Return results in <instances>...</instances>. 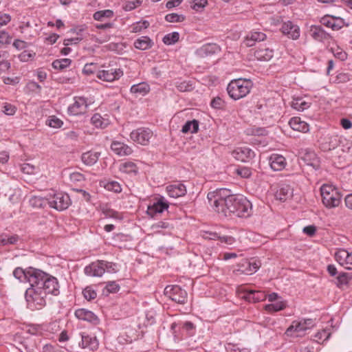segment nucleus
Segmentation results:
<instances>
[{"label":"nucleus","instance_id":"nucleus-1","mask_svg":"<svg viewBox=\"0 0 352 352\" xmlns=\"http://www.w3.org/2000/svg\"><path fill=\"white\" fill-rule=\"evenodd\" d=\"M207 199L212 209L223 217H247L250 214V201L243 196L232 195L228 188L209 192Z\"/></svg>","mask_w":352,"mask_h":352},{"label":"nucleus","instance_id":"nucleus-2","mask_svg":"<svg viewBox=\"0 0 352 352\" xmlns=\"http://www.w3.org/2000/svg\"><path fill=\"white\" fill-rule=\"evenodd\" d=\"M252 83L248 79H235L232 80L227 87L229 96L234 100H239L246 96L252 89Z\"/></svg>","mask_w":352,"mask_h":352},{"label":"nucleus","instance_id":"nucleus-3","mask_svg":"<svg viewBox=\"0 0 352 352\" xmlns=\"http://www.w3.org/2000/svg\"><path fill=\"white\" fill-rule=\"evenodd\" d=\"M323 204L328 208L339 206L342 195L339 190L333 185L323 184L320 188Z\"/></svg>","mask_w":352,"mask_h":352},{"label":"nucleus","instance_id":"nucleus-4","mask_svg":"<svg viewBox=\"0 0 352 352\" xmlns=\"http://www.w3.org/2000/svg\"><path fill=\"white\" fill-rule=\"evenodd\" d=\"M314 326L315 322L311 318L294 320L287 329L285 334L290 337H300L305 334L307 330L313 328Z\"/></svg>","mask_w":352,"mask_h":352},{"label":"nucleus","instance_id":"nucleus-5","mask_svg":"<svg viewBox=\"0 0 352 352\" xmlns=\"http://www.w3.org/2000/svg\"><path fill=\"white\" fill-rule=\"evenodd\" d=\"M70 204V198L67 194L53 192L48 195V205L57 210L61 211L67 209Z\"/></svg>","mask_w":352,"mask_h":352},{"label":"nucleus","instance_id":"nucleus-6","mask_svg":"<svg viewBox=\"0 0 352 352\" xmlns=\"http://www.w3.org/2000/svg\"><path fill=\"white\" fill-rule=\"evenodd\" d=\"M47 294L41 287H30L25 292V299L28 303H32L34 305L38 306V309L45 305V298Z\"/></svg>","mask_w":352,"mask_h":352},{"label":"nucleus","instance_id":"nucleus-7","mask_svg":"<svg viewBox=\"0 0 352 352\" xmlns=\"http://www.w3.org/2000/svg\"><path fill=\"white\" fill-rule=\"evenodd\" d=\"M261 266V263L260 261L243 259L236 265V268L233 270V274L235 275L252 274L256 272Z\"/></svg>","mask_w":352,"mask_h":352},{"label":"nucleus","instance_id":"nucleus-8","mask_svg":"<svg viewBox=\"0 0 352 352\" xmlns=\"http://www.w3.org/2000/svg\"><path fill=\"white\" fill-rule=\"evenodd\" d=\"M164 295L178 304H185L187 300V292L178 285L166 286Z\"/></svg>","mask_w":352,"mask_h":352},{"label":"nucleus","instance_id":"nucleus-9","mask_svg":"<svg viewBox=\"0 0 352 352\" xmlns=\"http://www.w3.org/2000/svg\"><path fill=\"white\" fill-rule=\"evenodd\" d=\"M48 274L45 272L34 267L28 268V282L30 285V287H41L42 283L44 282Z\"/></svg>","mask_w":352,"mask_h":352},{"label":"nucleus","instance_id":"nucleus-10","mask_svg":"<svg viewBox=\"0 0 352 352\" xmlns=\"http://www.w3.org/2000/svg\"><path fill=\"white\" fill-rule=\"evenodd\" d=\"M298 156L306 165L311 166L314 170L320 168V160L314 151L308 148H300L298 151Z\"/></svg>","mask_w":352,"mask_h":352},{"label":"nucleus","instance_id":"nucleus-11","mask_svg":"<svg viewBox=\"0 0 352 352\" xmlns=\"http://www.w3.org/2000/svg\"><path fill=\"white\" fill-rule=\"evenodd\" d=\"M335 258L338 263L346 270H352V252L345 249H339L335 254Z\"/></svg>","mask_w":352,"mask_h":352},{"label":"nucleus","instance_id":"nucleus-12","mask_svg":"<svg viewBox=\"0 0 352 352\" xmlns=\"http://www.w3.org/2000/svg\"><path fill=\"white\" fill-rule=\"evenodd\" d=\"M41 289L47 294L58 295L59 294V285L57 279L48 274L42 283Z\"/></svg>","mask_w":352,"mask_h":352},{"label":"nucleus","instance_id":"nucleus-13","mask_svg":"<svg viewBox=\"0 0 352 352\" xmlns=\"http://www.w3.org/2000/svg\"><path fill=\"white\" fill-rule=\"evenodd\" d=\"M232 155L236 160L245 162L254 157V152L245 146L238 147L232 152Z\"/></svg>","mask_w":352,"mask_h":352},{"label":"nucleus","instance_id":"nucleus-14","mask_svg":"<svg viewBox=\"0 0 352 352\" xmlns=\"http://www.w3.org/2000/svg\"><path fill=\"white\" fill-rule=\"evenodd\" d=\"M87 102L84 98H76L73 104L68 107V113L70 115L76 116L86 112Z\"/></svg>","mask_w":352,"mask_h":352},{"label":"nucleus","instance_id":"nucleus-15","mask_svg":"<svg viewBox=\"0 0 352 352\" xmlns=\"http://www.w3.org/2000/svg\"><path fill=\"white\" fill-rule=\"evenodd\" d=\"M123 75V72L118 69L113 70H101L96 73V77L103 81L112 82L120 78Z\"/></svg>","mask_w":352,"mask_h":352},{"label":"nucleus","instance_id":"nucleus-16","mask_svg":"<svg viewBox=\"0 0 352 352\" xmlns=\"http://www.w3.org/2000/svg\"><path fill=\"white\" fill-rule=\"evenodd\" d=\"M282 32L288 36V37L296 40L300 36L299 27L294 24L292 21H288L285 22L281 27Z\"/></svg>","mask_w":352,"mask_h":352},{"label":"nucleus","instance_id":"nucleus-17","mask_svg":"<svg viewBox=\"0 0 352 352\" xmlns=\"http://www.w3.org/2000/svg\"><path fill=\"white\" fill-rule=\"evenodd\" d=\"M168 208V204L164 201V198L161 197L153 205L148 206L147 208V214L153 217L157 213H162Z\"/></svg>","mask_w":352,"mask_h":352},{"label":"nucleus","instance_id":"nucleus-18","mask_svg":"<svg viewBox=\"0 0 352 352\" xmlns=\"http://www.w3.org/2000/svg\"><path fill=\"white\" fill-rule=\"evenodd\" d=\"M111 148L119 156H126L133 153V150L131 147L119 141H113L111 144Z\"/></svg>","mask_w":352,"mask_h":352},{"label":"nucleus","instance_id":"nucleus-19","mask_svg":"<svg viewBox=\"0 0 352 352\" xmlns=\"http://www.w3.org/2000/svg\"><path fill=\"white\" fill-rule=\"evenodd\" d=\"M269 163L272 169L279 171L285 168L287 162L285 158L278 154H272L269 157Z\"/></svg>","mask_w":352,"mask_h":352},{"label":"nucleus","instance_id":"nucleus-20","mask_svg":"<svg viewBox=\"0 0 352 352\" xmlns=\"http://www.w3.org/2000/svg\"><path fill=\"white\" fill-rule=\"evenodd\" d=\"M219 51V47L214 43H207L198 48L195 54L200 58H204L208 56H211Z\"/></svg>","mask_w":352,"mask_h":352},{"label":"nucleus","instance_id":"nucleus-21","mask_svg":"<svg viewBox=\"0 0 352 352\" xmlns=\"http://www.w3.org/2000/svg\"><path fill=\"white\" fill-rule=\"evenodd\" d=\"M277 199L285 201L293 197V188L288 184H282L275 193Z\"/></svg>","mask_w":352,"mask_h":352},{"label":"nucleus","instance_id":"nucleus-22","mask_svg":"<svg viewBox=\"0 0 352 352\" xmlns=\"http://www.w3.org/2000/svg\"><path fill=\"white\" fill-rule=\"evenodd\" d=\"M266 297L267 295L263 292L258 290H246L243 296L244 299L252 302L265 300Z\"/></svg>","mask_w":352,"mask_h":352},{"label":"nucleus","instance_id":"nucleus-23","mask_svg":"<svg viewBox=\"0 0 352 352\" xmlns=\"http://www.w3.org/2000/svg\"><path fill=\"white\" fill-rule=\"evenodd\" d=\"M254 56L258 60L268 61L274 56V51L265 46H261L254 51Z\"/></svg>","mask_w":352,"mask_h":352},{"label":"nucleus","instance_id":"nucleus-24","mask_svg":"<svg viewBox=\"0 0 352 352\" xmlns=\"http://www.w3.org/2000/svg\"><path fill=\"white\" fill-rule=\"evenodd\" d=\"M168 195L173 198L182 197L186 193V186L182 184L169 185L166 187Z\"/></svg>","mask_w":352,"mask_h":352},{"label":"nucleus","instance_id":"nucleus-25","mask_svg":"<svg viewBox=\"0 0 352 352\" xmlns=\"http://www.w3.org/2000/svg\"><path fill=\"white\" fill-rule=\"evenodd\" d=\"M289 124L291 128L296 131L298 132H309L310 130L309 124L302 121L301 119L298 117L292 118Z\"/></svg>","mask_w":352,"mask_h":352},{"label":"nucleus","instance_id":"nucleus-26","mask_svg":"<svg viewBox=\"0 0 352 352\" xmlns=\"http://www.w3.org/2000/svg\"><path fill=\"white\" fill-rule=\"evenodd\" d=\"M310 33L312 38L318 41H324L330 38V35L319 25L311 26Z\"/></svg>","mask_w":352,"mask_h":352},{"label":"nucleus","instance_id":"nucleus-27","mask_svg":"<svg viewBox=\"0 0 352 352\" xmlns=\"http://www.w3.org/2000/svg\"><path fill=\"white\" fill-rule=\"evenodd\" d=\"M266 35L260 32H252L248 34L244 43L248 47L253 46L256 41H263L265 39Z\"/></svg>","mask_w":352,"mask_h":352},{"label":"nucleus","instance_id":"nucleus-28","mask_svg":"<svg viewBox=\"0 0 352 352\" xmlns=\"http://www.w3.org/2000/svg\"><path fill=\"white\" fill-rule=\"evenodd\" d=\"M106 268H108L107 263L98 261L89 265V274L94 276H101L104 273Z\"/></svg>","mask_w":352,"mask_h":352},{"label":"nucleus","instance_id":"nucleus-29","mask_svg":"<svg viewBox=\"0 0 352 352\" xmlns=\"http://www.w3.org/2000/svg\"><path fill=\"white\" fill-rule=\"evenodd\" d=\"M322 23L325 26L331 28L333 30H338L343 26L344 21L339 18L324 17L322 18Z\"/></svg>","mask_w":352,"mask_h":352},{"label":"nucleus","instance_id":"nucleus-30","mask_svg":"<svg viewBox=\"0 0 352 352\" xmlns=\"http://www.w3.org/2000/svg\"><path fill=\"white\" fill-rule=\"evenodd\" d=\"M102 336V331L98 328H94L89 334V349L96 350L99 345L98 338Z\"/></svg>","mask_w":352,"mask_h":352},{"label":"nucleus","instance_id":"nucleus-31","mask_svg":"<svg viewBox=\"0 0 352 352\" xmlns=\"http://www.w3.org/2000/svg\"><path fill=\"white\" fill-rule=\"evenodd\" d=\"M20 240L17 234L9 235L6 233H0V245L6 246L8 245H15Z\"/></svg>","mask_w":352,"mask_h":352},{"label":"nucleus","instance_id":"nucleus-32","mask_svg":"<svg viewBox=\"0 0 352 352\" xmlns=\"http://www.w3.org/2000/svg\"><path fill=\"white\" fill-rule=\"evenodd\" d=\"M152 137V133H130L131 140L141 145H147Z\"/></svg>","mask_w":352,"mask_h":352},{"label":"nucleus","instance_id":"nucleus-33","mask_svg":"<svg viewBox=\"0 0 352 352\" xmlns=\"http://www.w3.org/2000/svg\"><path fill=\"white\" fill-rule=\"evenodd\" d=\"M153 45V42L148 36H141L138 38L135 43L134 46L135 48L140 50H146L150 49Z\"/></svg>","mask_w":352,"mask_h":352},{"label":"nucleus","instance_id":"nucleus-34","mask_svg":"<svg viewBox=\"0 0 352 352\" xmlns=\"http://www.w3.org/2000/svg\"><path fill=\"white\" fill-rule=\"evenodd\" d=\"M30 204L33 208H42L48 205V195L42 197L40 196H32L30 199Z\"/></svg>","mask_w":352,"mask_h":352},{"label":"nucleus","instance_id":"nucleus-35","mask_svg":"<svg viewBox=\"0 0 352 352\" xmlns=\"http://www.w3.org/2000/svg\"><path fill=\"white\" fill-rule=\"evenodd\" d=\"M291 107L297 111H304L310 107V103L307 102L302 98H296L292 100Z\"/></svg>","mask_w":352,"mask_h":352},{"label":"nucleus","instance_id":"nucleus-36","mask_svg":"<svg viewBox=\"0 0 352 352\" xmlns=\"http://www.w3.org/2000/svg\"><path fill=\"white\" fill-rule=\"evenodd\" d=\"M287 306V302L285 301H278L275 303L268 304L265 306V309L270 312L278 311L284 309Z\"/></svg>","mask_w":352,"mask_h":352},{"label":"nucleus","instance_id":"nucleus-37","mask_svg":"<svg viewBox=\"0 0 352 352\" xmlns=\"http://www.w3.org/2000/svg\"><path fill=\"white\" fill-rule=\"evenodd\" d=\"M120 170L125 173H137L138 168L135 163L127 162L120 165Z\"/></svg>","mask_w":352,"mask_h":352},{"label":"nucleus","instance_id":"nucleus-38","mask_svg":"<svg viewBox=\"0 0 352 352\" xmlns=\"http://www.w3.org/2000/svg\"><path fill=\"white\" fill-rule=\"evenodd\" d=\"M72 63V60L69 58L57 59L53 61L52 67L55 69L63 70L69 67Z\"/></svg>","mask_w":352,"mask_h":352},{"label":"nucleus","instance_id":"nucleus-39","mask_svg":"<svg viewBox=\"0 0 352 352\" xmlns=\"http://www.w3.org/2000/svg\"><path fill=\"white\" fill-rule=\"evenodd\" d=\"M198 130L199 122L197 120H192L185 123L181 132H197Z\"/></svg>","mask_w":352,"mask_h":352},{"label":"nucleus","instance_id":"nucleus-40","mask_svg":"<svg viewBox=\"0 0 352 352\" xmlns=\"http://www.w3.org/2000/svg\"><path fill=\"white\" fill-rule=\"evenodd\" d=\"M113 16V12L111 10H100L94 14V19L96 21H102L104 19L111 18Z\"/></svg>","mask_w":352,"mask_h":352},{"label":"nucleus","instance_id":"nucleus-41","mask_svg":"<svg viewBox=\"0 0 352 352\" xmlns=\"http://www.w3.org/2000/svg\"><path fill=\"white\" fill-rule=\"evenodd\" d=\"M149 91V87L145 83L134 85L131 87V92L133 94H140L144 95Z\"/></svg>","mask_w":352,"mask_h":352},{"label":"nucleus","instance_id":"nucleus-42","mask_svg":"<svg viewBox=\"0 0 352 352\" xmlns=\"http://www.w3.org/2000/svg\"><path fill=\"white\" fill-rule=\"evenodd\" d=\"M179 34L177 32H173L166 34L163 38V42L164 44L170 45L175 44L179 41Z\"/></svg>","mask_w":352,"mask_h":352},{"label":"nucleus","instance_id":"nucleus-43","mask_svg":"<svg viewBox=\"0 0 352 352\" xmlns=\"http://www.w3.org/2000/svg\"><path fill=\"white\" fill-rule=\"evenodd\" d=\"M352 276L346 272L340 273L337 277V286L341 287L343 285H347L351 280Z\"/></svg>","mask_w":352,"mask_h":352},{"label":"nucleus","instance_id":"nucleus-44","mask_svg":"<svg viewBox=\"0 0 352 352\" xmlns=\"http://www.w3.org/2000/svg\"><path fill=\"white\" fill-rule=\"evenodd\" d=\"M148 26L149 22L147 21H138L131 25L130 28L131 32L133 33H138L146 29Z\"/></svg>","mask_w":352,"mask_h":352},{"label":"nucleus","instance_id":"nucleus-45","mask_svg":"<svg viewBox=\"0 0 352 352\" xmlns=\"http://www.w3.org/2000/svg\"><path fill=\"white\" fill-rule=\"evenodd\" d=\"M91 123L95 125L96 128L104 129L107 124L108 122L105 121L100 114H94L91 117Z\"/></svg>","mask_w":352,"mask_h":352},{"label":"nucleus","instance_id":"nucleus-46","mask_svg":"<svg viewBox=\"0 0 352 352\" xmlns=\"http://www.w3.org/2000/svg\"><path fill=\"white\" fill-rule=\"evenodd\" d=\"M14 276L21 282H28V268L23 270L21 267H16L13 272Z\"/></svg>","mask_w":352,"mask_h":352},{"label":"nucleus","instance_id":"nucleus-47","mask_svg":"<svg viewBox=\"0 0 352 352\" xmlns=\"http://www.w3.org/2000/svg\"><path fill=\"white\" fill-rule=\"evenodd\" d=\"M104 187L109 191H113L114 192H120L122 190V188L120 184L117 182L112 181L108 182L104 184Z\"/></svg>","mask_w":352,"mask_h":352},{"label":"nucleus","instance_id":"nucleus-48","mask_svg":"<svg viewBox=\"0 0 352 352\" xmlns=\"http://www.w3.org/2000/svg\"><path fill=\"white\" fill-rule=\"evenodd\" d=\"M69 180L74 184H78L85 181V177L78 172H74L69 175Z\"/></svg>","mask_w":352,"mask_h":352},{"label":"nucleus","instance_id":"nucleus-49","mask_svg":"<svg viewBox=\"0 0 352 352\" xmlns=\"http://www.w3.org/2000/svg\"><path fill=\"white\" fill-rule=\"evenodd\" d=\"M166 21L169 23L182 22L185 19V16L182 14H178L177 13L168 14L165 16Z\"/></svg>","mask_w":352,"mask_h":352},{"label":"nucleus","instance_id":"nucleus-50","mask_svg":"<svg viewBox=\"0 0 352 352\" xmlns=\"http://www.w3.org/2000/svg\"><path fill=\"white\" fill-rule=\"evenodd\" d=\"M46 124L52 128H60L63 122L61 120L53 116L47 119Z\"/></svg>","mask_w":352,"mask_h":352},{"label":"nucleus","instance_id":"nucleus-51","mask_svg":"<svg viewBox=\"0 0 352 352\" xmlns=\"http://www.w3.org/2000/svg\"><path fill=\"white\" fill-rule=\"evenodd\" d=\"M75 316L81 320H88V310L85 308H80L75 311Z\"/></svg>","mask_w":352,"mask_h":352},{"label":"nucleus","instance_id":"nucleus-52","mask_svg":"<svg viewBox=\"0 0 352 352\" xmlns=\"http://www.w3.org/2000/svg\"><path fill=\"white\" fill-rule=\"evenodd\" d=\"M330 335L331 333L330 332H329V331L326 329H322V331H318L317 333H316L315 338L316 341L319 342L320 340H327L329 338Z\"/></svg>","mask_w":352,"mask_h":352},{"label":"nucleus","instance_id":"nucleus-53","mask_svg":"<svg viewBox=\"0 0 352 352\" xmlns=\"http://www.w3.org/2000/svg\"><path fill=\"white\" fill-rule=\"evenodd\" d=\"M16 107L9 103H5L2 109V111L8 116L14 115L16 112Z\"/></svg>","mask_w":352,"mask_h":352},{"label":"nucleus","instance_id":"nucleus-54","mask_svg":"<svg viewBox=\"0 0 352 352\" xmlns=\"http://www.w3.org/2000/svg\"><path fill=\"white\" fill-rule=\"evenodd\" d=\"M177 89L180 91H188L192 89V85L190 82H181L176 85Z\"/></svg>","mask_w":352,"mask_h":352},{"label":"nucleus","instance_id":"nucleus-55","mask_svg":"<svg viewBox=\"0 0 352 352\" xmlns=\"http://www.w3.org/2000/svg\"><path fill=\"white\" fill-rule=\"evenodd\" d=\"M237 175L243 178H248L252 175V171L249 168L242 167L236 170Z\"/></svg>","mask_w":352,"mask_h":352},{"label":"nucleus","instance_id":"nucleus-56","mask_svg":"<svg viewBox=\"0 0 352 352\" xmlns=\"http://www.w3.org/2000/svg\"><path fill=\"white\" fill-rule=\"evenodd\" d=\"M21 170L23 173L31 175L34 173L35 166L30 164L25 163L21 165Z\"/></svg>","mask_w":352,"mask_h":352},{"label":"nucleus","instance_id":"nucleus-57","mask_svg":"<svg viewBox=\"0 0 352 352\" xmlns=\"http://www.w3.org/2000/svg\"><path fill=\"white\" fill-rule=\"evenodd\" d=\"M208 4L207 0H194L192 8L195 10H199Z\"/></svg>","mask_w":352,"mask_h":352},{"label":"nucleus","instance_id":"nucleus-58","mask_svg":"<svg viewBox=\"0 0 352 352\" xmlns=\"http://www.w3.org/2000/svg\"><path fill=\"white\" fill-rule=\"evenodd\" d=\"M140 3L141 1L139 0L129 1L124 6L123 8L126 11H131L139 6Z\"/></svg>","mask_w":352,"mask_h":352},{"label":"nucleus","instance_id":"nucleus-59","mask_svg":"<svg viewBox=\"0 0 352 352\" xmlns=\"http://www.w3.org/2000/svg\"><path fill=\"white\" fill-rule=\"evenodd\" d=\"M106 289L109 293H116L119 290L120 286L115 281H111L107 284Z\"/></svg>","mask_w":352,"mask_h":352},{"label":"nucleus","instance_id":"nucleus-60","mask_svg":"<svg viewBox=\"0 0 352 352\" xmlns=\"http://www.w3.org/2000/svg\"><path fill=\"white\" fill-rule=\"evenodd\" d=\"M80 338L81 341L79 342V346L85 349L88 346V335L86 332L80 333Z\"/></svg>","mask_w":352,"mask_h":352},{"label":"nucleus","instance_id":"nucleus-61","mask_svg":"<svg viewBox=\"0 0 352 352\" xmlns=\"http://www.w3.org/2000/svg\"><path fill=\"white\" fill-rule=\"evenodd\" d=\"M223 104V100L219 97L214 98L211 102V106L215 109H221Z\"/></svg>","mask_w":352,"mask_h":352},{"label":"nucleus","instance_id":"nucleus-62","mask_svg":"<svg viewBox=\"0 0 352 352\" xmlns=\"http://www.w3.org/2000/svg\"><path fill=\"white\" fill-rule=\"evenodd\" d=\"M316 232V228L314 226H308L303 228V232L307 234V235L312 236L315 234Z\"/></svg>","mask_w":352,"mask_h":352},{"label":"nucleus","instance_id":"nucleus-63","mask_svg":"<svg viewBox=\"0 0 352 352\" xmlns=\"http://www.w3.org/2000/svg\"><path fill=\"white\" fill-rule=\"evenodd\" d=\"M11 20V17L8 14H3L0 16V28L6 25Z\"/></svg>","mask_w":352,"mask_h":352},{"label":"nucleus","instance_id":"nucleus-64","mask_svg":"<svg viewBox=\"0 0 352 352\" xmlns=\"http://www.w3.org/2000/svg\"><path fill=\"white\" fill-rule=\"evenodd\" d=\"M340 124L344 129H349L352 126V122L347 118H342L340 120Z\"/></svg>","mask_w":352,"mask_h":352}]
</instances>
